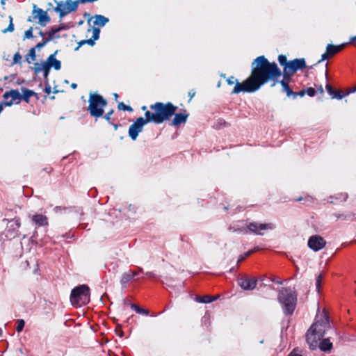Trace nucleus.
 I'll use <instances>...</instances> for the list:
<instances>
[{"label":"nucleus","instance_id":"obj_1","mask_svg":"<svg viewBox=\"0 0 356 356\" xmlns=\"http://www.w3.org/2000/svg\"><path fill=\"white\" fill-rule=\"evenodd\" d=\"M281 76L282 71L276 63L270 62L264 56H258L251 64L250 76L242 83L236 81L231 93L254 92L268 82L275 87Z\"/></svg>","mask_w":356,"mask_h":356},{"label":"nucleus","instance_id":"obj_2","mask_svg":"<svg viewBox=\"0 0 356 356\" xmlns=\"http://www.w3.org/2000/svg\"><path fill=\"white\" fill-rule=\"evenodd\" d=\"M149 108L152 111H147L145 113V118L140 117L130 125L129 136L133 140H136L139 133L143 131V127L146 124L153 122L159 124L168 121L175 114L178 108L171 102H156L151 104Z\"/></svg>","mask_w":356,"mask_h":356},{"label":"nucleus","instance_id":"obj_3","mask_svg":"<svg viewBox=\"0 0 356 356\" xmlns=\"http://www.w3.org/2000/svg\"><path fill=\"white\" fill-rule=\"evenodd\" d=\"M330 327L328 314L325 310L320 320L315 321L307 330L306 334L307 342L311 349H316L318 343L323 337L325 331Z\"/></svg>","mask_w":356,"mask_h":356},{"label":"nucleus","instance_id":"obj_4","mask_svg":"<svg viewBox=\"0 0 356 356\" xmlns=\"http://www.w3.org/2000/svg\"><path fill=\"white\" fill-rule=\"evenodd\" d=\"M277 300L280 303L285 315H291L297 305V293L290 288H282L277 295Z\"/></svg>","mask_w":356,"mask_h":356},{"label":"nucleus","instance_id":"obj_5","mask_svg":"<svg viewBox=\"0 0 356 356\" xmlns=\"http://www.w3.org/2000/svg\"><path fill=\"white\" fill-rule=\"evenodd\" d=\"M88 111L90 115L97 119L103 116L107 101L99 94L90 93L88 99Z\"/></svg>","mask_w":356,"mask_h":356},{"label":"nucleus","instance_id":"obj_6","mask_svg":"<svg viewBox=\"0 0 356 356\" xmlns=\"http://www.w3.org/2000/svg\"><path fill=\"white\" fill-rule=\"evenodd\" d=\"M57 53L58 51L56 50L47 58L46 61L35 63L32 68L34 73L35 74H38L41 72H43L44 76L47 79L49 74L51 67H53L56 70H60L61 68V63L56 58Z\"/></svg>","mask_w":356,"mask_h":356},{"label":"nucleus","instance_id":"obj_7","mask_svg":"<svg viewBox=\"0 0 356 356\" xmlns=\"http://www.w3.org/2000/svg\"><path fill=\"white\" fill-rule=\"evenodd\" d=\"M70 301L75 307L88 304L90 302V288L83 284L73 289L70 294Z\"/></svg>","mask_w":356,"mask_h":356},{"label":"nucleus","instance_id":"obj_8","mask_svg":"<svg viewBox=\"0 0 356 356\" xmlns=\"http://www.w3.org/2000/svg\"><path fill=\"white\" fill-rule=\"evenodd\" d=\"M274 225L273 223H258L256 222H250L246 227H241L233 229L234 232L243 233L244 234H248V232L253 233L257 235H263L264 233L262 231L267 229H273L274 228Z\"/></svg>","mask_w":356,"mask_h":356},{"label":"nucleus","instance_id":"obj_9","mask_svg":"<svg viewBox=\"0 0 356 356\" xmlns=\"http://www.w3.org/2000/svg\"><path fill=\"white\" fill-rule=\"evenodd\" d=\"M36 19H38V24L42 26H46V24L51 21V18L46 11L43 10L42 8H37L35 5H33L32 17H29L27 21L32 22Z\"/></svg>","mask_w":356,"mask_h":356},{"label":"nucleus","instance_id":"obj_10","mask_svg":"<svg viewBox=\"0 0 356 356\" xmlns=\"http://www.w3.org/2000/svg\"><path fill=\"white\" fill-rule=\"evenodd\" d=\"M76 10V4L72 0H67L65 2L60 1L57 3L54 8V10L59 13L60 18H63L68 13L75 12Z\"/></svg>","mask_w":356,"mask_h":356},{"label":"nucleus","instance_id":"obj_11","mask_svg":"<svg viewBox=\"0 0 356 356\" xmlns=\"http://www.w3.org/2000/svg\"><path fill=\"white\" fill-rule=\"evenodd\" d=\"M257 279L254 277H249L245 274H241L237 278V283L242 289L245 291H252L254 289L257 284Z\"/></svg>","mask_w":356,"mask_h":356},{"label":"nucleus","instance_id":"obj_12","mask_svg":"<svg viewBox=\"0 0 356 356\" xmlns=\"http://www.w3.org/2000/svg\"><path fill=\"white\" fill-rule=\"evenodd\" d=\"M307 67L306 62L304 58H296L289 60L287 65L285 66L284 71L294 74L298 70H303Z\"/></svg>","mask_w":356,"mask_h":356},{"label":"nucleus","instance_id":"obj_13","mask_svg":"<svg viewBox=\"0 0 356 356\" xmlns=\"http://www.w3.org/2000/svg\"><path fill=\"white\" fill-rule=\"evenodd\" d=\"M326 243V241L320 235L311 236L307 242L308 247L314 252H318L324 248Z\"/></svg>","mask_w":356,"mask_h":356},{"label":"nucleus","instance_id":"obj_14","mask_svg":"<svg viewBox=\"0 0 356 356\" xmlns=\"http://www.w3.org/2000/svg\"><path fill=\"white\" fill-rule=\"evenodd\" d=\"M346 44H342L340 45H333L332 44H328L326 47V51L324 54H322L321 60L318 61V63L320 62L327 60L332 57H333L334 55H336L337 53L341 51L344 47Z\"/></svg>","mask_w":356,"mask_h":356},{"label":"nucleus","instance_id":"obj_15","mask_svg":"<svg viewBox=\"0 0 356 356\" xmlns=\"http://www.w3.org/2000/svg\"><path fill=\"white\" fill-rule=\"evenodd\" d=\"M6 99V103L8 106L13 104H19L21 102V94L17 90H10L4 92L3 95Z\"/></svg>","mask_w":356,"mask_h":356},{"label":"nucleus","instance_id":"obj_16","mask_svg":"<svg viewBox=\"0 0 356 356\" xmlns=\"http://www.w3.org/2000/svg\"><path fill=\"white\" fill-rule=\"evenodd\" d=\"M91 21L93 24L92 28H97L100 30L101 27H103L107 22H108L109 19L102 15H95V16L88 18V22L90 23Z\"/></svg>","mask_w":356,"mask_h":356},{"label":"nucleus","instance_id":"obj_17","mask_svg":"<svg viewBox=\"0 0 356 356\" xmlns=\"http://www.w3.org/2000/svg\"><path fill=\"white\" fill-rule=\"evenodd\" d=\"M172 115H174V118L170 124L175 127H179L180 124L185 123L187 121L189 114L186 113L184 110V113H176L175 111V114Z\"/></svg>","mask_w":356,"mask_h":356},{"label":"nucleus","instance_id":"obj_18","mask_svg":"<svg viewBox=\"0 0 356 356\" xmlns=\"http://www.w3.org/2000/svg\"><path fill=\"white\" fill-rule=\"evenodd\" d=\"M31 219L32 221L38 227L47 226L49 224L47 217L42 214L33 215Z\"/></svg>","mask_w":356,"mask_h":356},{"label":"nucleus","instance_id":"obj_19","mask_svg":"<svg viewBox=\"0 0 356 356\" xmlns=\"http://www.w3.org/2000/svg\"><path fill=\"white\" fill-rule=\"evenodd\" d=\"M3 221H8V222H13L14 224L11 225L12 229H8V232L10 233V236L13 237H15L17 236L18 229L21 226V222L19 218H15L12 220H9L8 219L4 218Z\"/></svg>","mask_w":356,"mask_h":356},{"label":"nucleus","instance_id":"obj_20","mask_svg":"<svg viewBox=\"0 0 356 356\" xmlns=\"http://www.w3.org/2000/svg\"><path fill=\"white\" fill-rule=\"evenodd\" d=\"M91 29H88V31H90ZM92 36L91 38L88 40H85L86 44H88L90 46H93L95 44V41L98 40L99 38L100 30L97 28H92Z\"/></svg>","mask_w":356,"mask_h":356},{"label":"nucleus","instance_id":"obj_21","mask_svg":"<svg viewBox=\"0 0 356 356\" xmlns=\"http://www.w3.org/2000/svg\"><path fill=\"white\" fill-rule=\"evenodd\" d=\"M318 346L319 348L324 352L330 351L332 348V343L330 342L328 338L323 339L321 341H318Z\"/></svg>","mask_w":356,"mask_h":356},{"label":"nucleus","instance_id":"obj_22","mask_svg":"<svg viewBox=\"0 0 356 356\" xmlns=\"http://www.w3.org/2000/svg\"><path fill=\"white\" fill-rule=\"evenodd\" d=\"M22 95H21V101L23 99L26 103L29 102L31 97L37 95L35 92L26 88H22Z\"/></svg>","mask_w":356,"mask_h":356},{"label":"nucleus","instance_id":"obj_23","mask_svg":"<svg viewBox=\"0 0 356 356\" xmlns=\"http://www.w3.org/2000/svg\"><path fill=\"white\" fill-rule=\"evenodd\" d=\"M137 273L135 271L130 270L129 273H124L122 274L120 282L122 284H125L131 281L136 275Z\"/></svg>","mask_w":356,"mask_h":356},{"label":"nucleus","instance_id":"obj_24","mask_svg":"<svg viewBox=\"0 0 356 356\" xmlns=\"http://www.w3.org/2000/svg\"><path fill=\"white\" fill-rule=\"evenodd\" d=\"M56 33H58V32L56 30L55 27H52L47 32H46L47 37L44 38V39L47 40L48 42H49L50 41H52L55 39L60 38V36H55V34Z\"/></svg>","mask_w":356,"mask_h":356},{"label":"nucleus","instance_id":"obj_25","mask_svg":"<svg viewBox=\"0 0 356 356\" xmlns=\"http://www.w3.org/2000/svg\"><path fill=\"white\" fill-rule=\"evenodd\" d=\"M217 299L216 297H212L209 295H205L204 296H197L195 298V300L198 302L201 303H210Z\"/></svg>","mask_w":356,"mask_h":356},{"label":"nucleus","instance_id":"obj_26","mask_svg":"<svg viewBox=\"0 0 356 356\" xmlns=\"http://www.w3.org/2000/svg\"><path fill=\"white\" fill-rule=\"evenodd\" d=\"M332 216L336 218V220H346L355 218V214L352 213H348L347 214L334 213L332 214Z\"/></svg>","mask_w":356,"mask_h":356},{"label":"nucleus","instance_id":"obj_27","mask_svg":"<svg viewBox=\"0 0 356 356\" xmlns=\"http://www.w3.org/2000/svg\"><path fill=\"white\" fill-rule=\"evenodd\" d=\"M278 83H280L282 86V92H286V96L288 97H293L294 92L292 90V89L289 86V84L285 83L284 81H278Z\"/></svg>","mask_w":356,"mask_h":356},{"label":"nucleus","instance_id":"obj_28","mask_svg":"<svg viewBox=\"0 0 356 356\" xmlns=\"http://www.w3.org/2000/svg\"><path fill=\"white\" fill-rule=\"evenodd\" d=\"M130 307L132 309L135 310L138 314L148 316L149 314V310L143 309L136 304H130Z\"/></svg>","mask_w":356,"mask_h":356},{"label":"nucleus","instance_id":"obj_29","mask_svg":"<svg viewBox=\"0 0 356 356\" xmlns=\"http://www.w3.org/2000/svg\"><path fill=\"white\" fill-rule=\"evenodd\" d=\"M277 60H278L280 65L283 67V69H284L285 66L287 65L289 63L286 56L283 54L279 55Z\"/></svg>","mask_w":356,"mask_h":356},{"label":"nucleus","instance_id":"obj_30","mask_svg":"<svg viewBox=\"0 0 356 356\" xmlns=\"http://www.w3.org/2000/svg\"><path fill=\"white\" fill-rule=\"evenodd\" d=\"M282 75L283 76V79L282 80H281L280 81H284L285 83L289 84V82L291 81V78L292 76L294 75L293 74H290L289 72H285L284 70L283 72H282Z\"/></svg>","mask_w":356,"mask_h":356},{"label":"nucleus","instance_id":"obj_31","mask_svg":"<svg viewBox=\"0 0 356 356\" xmlns=\"http://www.w3.org/2000/svg\"><path fill=\"white\" fill-rule=\"evenodd\" d=\"M258 248H254V249L252 250H250L249 251H248L247 252H245L243 255H241L237 261V264H239L241 263V261H243L246 257H249L250 255H251L253 252H254Z\"/></svg>","mask_w":356,"mask_h":356},{"label":"nucleus","instance_id":"obj_32","mask_svg":"<svg viewBox=\"0 0 356 356\" xmlns=\"http://www.w3.org/2000/svg\"><path fill=\"white\" fill-rule=\"evenodd\" d=\"M326 90L327 93L331 96L332 99H334V96L337 92V90L333 88L330 84L327 83L325 86Z\"/></svg>","mask_w":356,"mask_h":356},{"label":"nucleus","instance_id":"obj_33","mask_svg":"<svg viewBox=\"0 0 356 356\" xmlns=\"http://www.w3.org/2000/svg\"><path fill=\"white\" fill-rule=\"evenodd\" d=\"M118 108L119 110L132 112L133 108L130 106L125 105L123 102H119L118 104Z\"/></svg>","mask_w":356,"mask_h":356},{"label":"nucleus","instance_id":"obj_34","mask_svg":"<svg viewBox=\"0 0 356 356\" xmlns=\"http://www.w3.org/2000/svg\"><path fill=\"white\" fill-rule=\"evenodd\" d=\"M10 22L8 24V26L2 31L3 33H6L7 32H13L14 31V24L13 23V17L12 16H9Z\"/></svg>","mask_w":356,"mask_h":356},{"label":"nucleus","instance_id":"obj_35","mask_svg":"<svg viewBox=\"0 0 356 356\" xmlns=\"http://www.w3.org/2000/svg\"><path fill=\"white\" fill-rule=\"evenodd\" d=\"M24 325H25V322L23 319H18L17 321V327H16L17 332H22L24 327Z\"/></svg>","mask_w":356,"mask_h":356},{"label":"nucleus","instance_id":"obj_36","mask_svg":"<svg viewBox=\"0 0 356 356\" xmlns=\"http://www.w3.org/2000/svg\"><path fill=\"white\" fill-rule=\"evenodd\" d=\"M322 281H323V277H322V275L320 274L316 278V287L318 292L320 291Z\"/></svg>","mask_w":356,"mask_h":356},{"label":"nucleus","instance_id":"obj_37","mask_svg":"<svg viewBox=\"0 0 356 356\" xmlns=\"http://www.w3.org/2000/svg\"><path fill=\"white\" fill-rule=\"evenodd\" d=\"M22 60V56L19 52H16L13 56V64L20 63Z\"/></svg>","mask_w":356,"mask_h":356},{"label":"nucleus","instance_id":"obj_38","mask_svg":"<svg viewBox=\"0 0 356 356\" xmlns=\"http://www.w3.org/2000/svg\"><path fill=\"white\" fill-rule=\"evenodd\" d=\"M33 37V27H30L28 30H26L24 33V39H30Z\"/></svg>","mask_w":356,"mask_h":356},{"label":"nucleus","instance_id":"obj_39","mask_svg":"<svg viewBox=\"0 0 356 356\" xmlns=\"http://www.w3.org/2000/svg\"><path fill=\"white\" fill-rule=\"evenodd\" d=\"M47 43L49 42L43 38L42 40L38 42L35 47H33V48H35V49L40 50V49L44 47Z\"/></svg>","mask_w":356,"mask_h":356},{"label":"nucleus","instance_id":"obj_40","mask_svg":"<svg viewBox=\"0 0 356 356\" xmlns=\"http://www.w3.org/2000/svg\"><path fill=\"white\" fill-rule=\"evenodd\" d=\"M348 95V94H346V92H343V91H342V90H337V92H336V95L334 96V99H341L342 98H343L345 96H346Z\"/></svg>","mask_w":356,"mask_h":356},{"label":"nucleus","instance_id":"obj_41","mask_svg":"<svg viewBox=\"0 0 356 356\" xmlns=\"http://www.w3.org/2000/svg\"><path fill=\"white\" fill-rule=\"evenodd\" d=\"M35 48L32 47L29 49V53L27 55L31 58V60H35L36 58V54H35Z\"/></svg>","mask_w":356,"mask_h":356},{"label":"nucleus","instance_id":"obj_42","mask_svg":"<svg viewBox=\"0 0 356 356\" xmlns=\"http://www.w3.org/2000/svg\"><path fill=\"white\" fill-rule=\"evenodd\" d=\"M305 92L309 97H314L316 92V90L314 88L310 87V88H307L305 90Z\"/></svg>","mask_w":356,"mask_h":356},{"label":"nucleus","instance_id":"obj_43","mask_svg":"<svg viewBox=\"0 0 356 356\" xmlns=\"http://www.w3.org/2000/svg\"><path fill=\"white\" fill-rule=\"evenodd\" d=\"M113 112L114 111L111 109L104 116V118L108 122V123H111V115H113Z\"/></svg>","mask_w":356,"mask_h":356},{"label":"nucleus","instance_id":"obj_44","mask_svg":"<svg viewBox=\"0 0 356 356\" xmlns=\"http://www.w3.org/2000/svg\"><path fill=\"white\" fill-rule=\"evenodd\" d=\"M236 81H238V80L235 79L234 76H232L230 77H229L227 79V83L228 85L229 86H232L235 83V85L236 84Z\"/></svg>","mask_w":356,"mask_h":356},{"label":"nucleus","instance_id":"obj_45","mask_svg":"<svg viewBox=\"0 0 356 356\" xmlns=\"http://www.w3.org/2000/svg\"><path fill=\"white\" fill-rule=\"evenodd\" d=\"M305 93V90H302L298 92H294L293 98L296 99L298 96L302 97Z\"/></svg>","mask_w":356,"mask_h":356},{"label":"nucleus","instance_id":"obj_46","mask_svg":"<svg viewBox=\"0 0 356 356\" xmlns=\"http://www.w3.org/2000/svg\"><path fill=\"white\" fill-rule=\"evenodd\" d=\"M348 198V194L346 193H341L339 194V197H336L337 200H340L342 202H345Z\"/></svg>","mask_w":356,"mask_h":356},{"label":"nucleus","instance_id":"obj_47","mask_svg":"<svg viewBox=\"0 0 356 356\" xmlns=\"http://www.w3.org/2000/svg\"><path fill=\"white\" fill-rule=\"evenodd\" d=\"M97 1V0H76V1H74V2L76 3V6L78 7L79 3H88V2L93 3V2Z\"/></svg>","mask_w":356,"mask_h":356},{"label":"nucleus","instance_id":"obj_48","mask_svg":"<svg viewBox=\"0 0 356 356\" xmlns=\"http://www.w3.org/2000/svg\"><path fill=\"white\" fill-rule=\"evenodd\" d=\"M302 200H305L307 202H312V197L309 196H307L305 198H303L302 197H299L295 200L296 202H300Z\"/></svg>","mask_w":356,"mask_h":356},{"label":"nucleus","instance_id":"obj_49","mask_svg":"<svg viewBox=\"0 0 356 356\" xmlns=\"http://www.w3.org/2000/svg\"><path fill=\"white\" fill-rule=\"evenodd\" d=\"M115 332H117V334L119 335L120 337H122L123 336V332L121 330V327L120 326H118L116 327Z\"/></svg>","mask_w":356,"mask_h":356},{"label":"nucleus","instance_id":"obj_50","mask_svg":"<svg viewBox=\"0 0 356 356\" xmlns=\"http://www.w3.org/2000/svg\"><path fill=\"white\" fill-rule=\"evenodd\" d=\"M67 27L66 25H61V26H57V27H55L56 30L57 31L58 33H59L60 31L62 30H64V29H66Z\"/></svg>","mask_w":356,"mask_h":356},{"label":"nucleus","instance_id":"obj_51","mask_svg":"<svg viewBox=\"0 0 356 356\" xmlns=\"http://www.w3.org/2000/svg\"><path fill=\"white\" fill-rule=\"evenodd\" d=\"M316 88H317V91L321 94V95H323L324 94V90H323V88L322 86V85H319V86H316Z\"/></svg>","mask_w":356,"mask_h":356},{"label":"nucleus","instance_id":"obj_52","mask_svg":"<svg viewBox=\"0 0 356 356\" xmlns=\"http://www.w3.org/2000/svg\"><path fill=\"white\" fill-rule=\"evenodd\" d=\"M195 92L193 90H191L188 92V96L190 97L189 102L192 99V98L195 96Z\"/></svg>","mask_w":356,"mask_h":356},{"label":"nucleus","instance_id":"obj_53","mask_svg":"<svg viewBox=\"0 0 356 356\" xmlns=\"http://www.w3.org/2000/svg\"><path fill=\"white\" fill-rule=\"evenodd\" d=\"M356 92V86L355 87H353L350 88L347 92L346 94H350Z\"/></svg>","mask_w":356,"mask_h":356},{"label":"nucleus","instance_id":"obj_54","mask_svg":"<svg viewBox=\"0 0 356 356\" xmlns=\"http://www.w3.org/2000/svg\"><path fill=\"white\" fill-rule=\"evenodd\" d=\"M6 101L1 102L0 103V113L3 111L4 106H8L7 104H4Z\"/></svg>","mask_w":356,"mask_h":356},{"label":"nucleus","instance_id":"obj_55","mask_svg":"<svg viewBox=\"0 0 356 356\" xmlns=\"http://www.w3.org/2000/svg\"><path fill=\"white\" fill-rule=\"evenodd\" d=\"M51 86H46V87H45V89H44L45 92H46L47 95L50 94V92H51Z\"/></svg>","mask_w":356,"mask_h":356},{"label":"nucleus","instance_id":"obj_56","mask_svg":"<svg viewBox=\"0 0 356 356\" xmlns=\"http://www.w3.org/2000/svg\"><path fill=\"white\" fill-rule=\"evenodd\" d=\"M86 44L85 40H81V42H79V46L75 49V50H78L81 46H82L83 44Z\"/></svg>","mask_w":356,"mask_h":356},{"label":"nucleus","instance_id":"obj_57","mask_svg":"<svg viewBox=\"0 0 356 356\" xmlns=\"http://www.w3.org/2000/svg\"><path fill=\"white\" fill-rule=\"evenodd\" d=\"M114 128L115 130H117L118 127L120 126V124H114V123H110Z\"/></svg>","mask_w":356,"mask_h":356},{"label":"nucleus","instance_id":"obj_58","mask_svg":"<svg viewBox=\"0 0 356 356\" xmlns=\"http://www.w3.org/2000/svg\"><path fill=\"white\" fill-rule=\"evenodd\" d=\"M26 61L27 62V63L31 64L33 60H31V58L29 56V55H26Z\"/></svg>","mask_w":356,"mask_h":356},{"label":"nucleus","instance_id":"obj_59","mask_svg":"<svg viewBox=\"0 0 356 356\" xmlns=\"http://www.w3.org/2000/svg\"><path fill=\"white\" fill-rule=\"evenodd\" d=\"M39 35L42 36L43 38H45V35H47L46 33L43 32L42 31H39Z\"/></svg>","mask_w":356,"mask_h":356},{"label":"nucleus","instance_id":"obj_60","mask_svg":"<svg viewBox=\"0 0 356 356\" xmlns=\"http://www.w3.org/2000/svg\"><path fill=\"white\" fill-rule=\"evenodd\" d=\"M355 41H356V35L350 38V42L351 43H354Z\"/></svg>","mask_w":356,"mask_h":356},{"label":"nucleus","instance_id":"obj_61","mask_svg":"<svg viewBox=\"0 0 356 356\" xmlns=\"http://www.w3.org/2000/svg\"><path fill=\"white\" fill-rule=\"evenodd\" d=\"M146 275L152 277H154V274L152 272H147Z\"/></svg>","mask_w":356,"mask_h":356},{"label":"nucleus","instance_id":"obj_62","mask_svg":"<svg viewBox=\"0 0 356 356\" xmlns=\"http://www.w3.org/2000/svg\"><path fill=\"white\" fill-rule=\"evenodd\" d=\"M70 86L72 88L76 89L77 88V84L75 83H72Z\"/></svg>","mask_w":356,"mask_h":356},{"label":"nucleus","instance_id":"obj_63","mask_svg":"<svg viewBox=\"0 0 356 356\" xmlns=\"http://www.w3.org/2000/svg\"><path fill=\"white\" fill-rule=\"evenodd\" d=\"M289 356H302L301 355H299V354H293V353H291Z\"/></svg>","mask_w":356,"mask_h":356},{"label":"nucleus","instance_id":"obj_64","mask_svg":"<svg viewBox=\"0 0 356 356\" xmlns=\"http://www.w3.org/2000/svg\"><path fill=\"white\" fill-rule=\"evenodd\" d=\"M141 109H142L143 111H145V112H146L147 111H148V110H147V107L146 106H143L141 107Z\"/></svg>","mask_w":356,"mask_h":356}]
</instances>
